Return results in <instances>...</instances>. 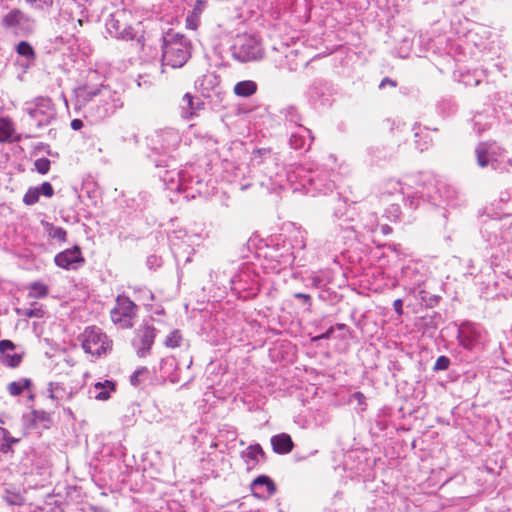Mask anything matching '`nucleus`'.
I'll return each mask as SVG.
<instances>
[{
	"instance_id": "nucleus-1",
	"label": "nucleus",
	"mask_w": 512,
	"mask_h": 512,
	"mask_svg": "<svg viewBox=\"0 0 512 512\" xmlns=\"http://www.w3.org/2000/svg\"><path fill=\"white\" fill-rule=\"evenodd\" d=\"M191 57L190 42L183 35L168 34L164 41L162 61L172 68L182 67Z\"/></svg>"
},
{
	"instance_id": "nucleus-2",
	"label": "nucleus",
	"mask_w": 512,
	"mask_h": 512,
	"mask_svg": "<svg viewBox=\"0 0 512 512\" xmlns=\"http://www.w3.org/2000/svg\"><path fill=\"white\" fill-rule=\"evenodd\" d=\"M231 51L232 57L241 63L260 61L264 56L261 39L248 33L236 36Z\"/></svg>"
},
{
	"instance_id": "nucleus-3",
	"label": "nucleus",
	"mask_w": 512,
	"mask_h": 512,
	"mask_svg": "<svg viewBox=\"0 0 512 512\" xmlns=\"http://www.w3.org/2000/svg\"><path fill=\"white\" fill-rule=\"evenodd\" d=\"M81 340L84 351L92 355L100 356L109 348L107 336L96 326L86 328Z\"/></svg>"
},
{
	"instance_id": "nucleus-4",
	"label": "nucleus",
	"mask_w": 512,
	"mask_h": 512,
	"mask_svg": "<svg viewBox=\"0 0 512 512\" xmlns=\"http://www.w3.org/2000/svg\"><path fill=\"white\" fill-rule=\"evenodd\" d=\"M457 337L465 349L471 350L483 341L484 332L476 322H462L458 327Z\"/></svg>"
},
{
	"instance_id": "nucleus-5",
	"label": "nucleus",
	"mask_w": 512,
	"mask_h": 512,
	"mask_svg": "<svg viewBox=\"0 0 512 512\" xmlns=\"http://www.w3.org/2000/svg\"><path fill=\"white\" fill-rule=\"evenodd\" d=\"M156 329L153 326L144 324L135 331V337L132 340V346L136 350L138 357H146L154 344Z\"/></svg>"
},
{
	"instance_id": "nucleus-6",
	"label": "nucleus",
	"mask_w": 512,
	"mask_h": 512,
	"mask_svg": "<svg viewBox=\"0 0 512 512\" xmlns=\"http://www.w3.org/2000/svg\"><path fill=\"white\" fill-rule=\"evenodd\" d=\"M137 306L126 296H118L116 304L111 310L112 320L132 319L137 314Z\"/></svg>"
},
{
	"instance_id": "nucleus-7",
	"label": "nucleus",
	"mask_w": 512,
	"mask_h": 512,
	"mask_svg": "<svg viewBox=\"0 0 512 512\" xmlns=\"http://www.w3.org/2000/svg\"><path fill=\"white\" fill-rule=\"evenodd\" d=\"M251 491L255 497L266 499L276 492V485L270 477L260 475L251 483Z\"/></svg>"
},
{
	"instance_id": "nucleus-8",
	"label": "nucleus",
	"mask_w": 512,
	"mask_h": 512,
	"mask_svg": "<svg viewBox=\"0 0 512 512\" xmlns=\"http://www.w3.org/2000/svg\"><path fill=\"white\" fill-rule=\"evenodd\" d=\"M55 264L63 269L73 268L74 264L83 263L85 260L78 246L66 249L55 256Z\"/></svg>"
},
{
	"instance_id": "nucleus-9",
	"label": "nucleus",
	"mask_w": 512,
	"mask_h": 512,
	"mask_svg": "<svg viewBox=\"0 0 512 512\" xmlns=\"http://www.w3.org/2000/svg\"><path fill=\"white\" fill-rule=\"evenodd\" d=\"M0 359L8 367H18L22 361V354L15 352V345L10 340L0 341Z\"/></svg>"
},
{
	"instance_id": "nucleus-10",
	"label": "nucleus",
	"mask_w": 512,
	"mask_h": 512,
	"mask_svg": "<svg viewBox=\"0 0 512 512\" xmlns=\"http://www.w3.org/2000/svg\"><path fill=\"white\" fill-rule=\"evenodd\" d=\"M240 455L247 466V470L253 469L261 460H265V452L260 444L249 445Z\"/></svg>"
},
{
	"instance_id": "nucleus-11",
	"label": "nucleus",
	"mask_w": 512,
	"mask_h": 512,
	"mask_svg": "<svg viewBox=\"0 0 512 512\" xmlns=\"http://www.w3.org/2000/svg\"><path fill=\"white\" fill-rule=\"evenodd\" d=\"M21 136L17 134L13 121L8 117L0 118V143H12L20 141Z\"/></svg>"
},
{
	"instance_id": "nucleus-12",
	"label": "nucleus",
	"mask_w": 512,
	"mask_h": 512,
	"mask_svg": "<svg viewBox=\"0 0 512 512\" xmlns=\"http://www.w3.org/2000/svg\"><path fill=\"white\" fill-rule=\"evenodd\" d=\"M271 446L276 454L284 455L293 450L294 443L287 433H280L271 437Z\"/></svg>"
},
{
	"instance_id": "nucleus-13",
	"label": "nucleus",
	"mask_w": 512,
	"mask_h": 512,
	"mask_svg": "<svg viewBox=\"0 0 512 512\" xmlns=\"http://www.w3.org/2000/svg\"><path fill=\"white\" fill-rule=\"evenodd\" d=\"M95 399L106 401L111 397V393L116 390V385L113 381L105 380L104 382H97L94 385Z\"/></svg>"
},
{
	"instance_id": "nucleus-14",
	"label": "nucleus",
	"mask_w": 512,
	"mask_h": 512,
	"mask_svg": "<svg viewBox=\"0 0 512 512\" xmlns=\"http://www.w3.org/2000/svg\"><path fill=\"white\" fill-rule=\"evenodd\" d=\"M20 441L19 438L12 437L10 432L0 427V455L13 453V445Z\"/></svg>"
},
{
	"instance_id": "nucleus-15",
	"label": "nucleus",
	"mask_w": 512,
	"mask_h": 512,
	"mask_svg": "<svg viewBox=\"0 0 512 512\" xmlns=\"http://www.w3.org/2000/svg\"><path fill=\"white\" fill-rule=\"evenodd\" d=\"M29 19L24 15L20 9H12L2 19V25L5 28H12L19 26L22 22H26Z\"/></svg>"
},
{
	"instance_id": "nucleus-16",
	"label": "nucleus",
	"mask_w": 512,
	"mask_h": 512,
	"mask_svg": "<svg viewBox=\"0 0 512 512\" xmlns=\"http://www.w3.org/2000/svg\"><path fill=\"white\" fill-rule=\"evenodd\" d=\"M257 91V84L252 80L240 81L235 84L233 92L239 97H250Z\"/></svg>"
},
{
	"instance_id": "nucleus-17",
	"label": "nucleus",
	"mask_w": 512,
	"mask_h": 512,
	"mask_svg": "<svg viewBox=\"0 0 512 512\" xmlns=\"http://www.w3.org/2000/svg\"><path fill=\"white\" fill-rule=\"evenodd\" d=\"M28 296L30 298H44L49 293V287L42 281H36L29 285Z\"/></svg>"
},
{
	"instance_id": "nucleus-18",
	"label": "nucleus",
	"mask_w": 512,
	"mask_h": 512,
	"mask_svg": "<svg viewBox=\"0 0 512 512\" xmlns=\"http://www.w3.org/2000/svg\"><path fill=\"white\" fill-rule=\"evenodd\" d=\"M31 386V380L28 378H21L17 381H13L8 384L7 390L12 396H18L23 393L24 390Z\"/></svg>"
},
{
	"instance_id": "nucleus-19",
	"label": "nucleus",
	"mask_w": 512,
	"mask_h": 512,
	"mask_svg": "<svg viewBox=\"0 0 512 512\" xmlns=\"http://www.w3.org/2000/svg\"><path fill=\"white\" fill-rule=\"evenodd\" d=\"M49 397L54 400H63L65 397L70 398L71 393H67L66 389L60 383L50 382L48 385Z\"/></svg>"
},
{
	"instance_id": "nucleus-20",
	"label": "nucleus",
	"mask_w": 512,
	"mask_h": 512,
	"mask_svg": "<svg viewBox=\"0 0 512 512\" xmlns=\"http://www.w3.org/2000/svg\"><path fill=\"white\" fill-rule=\"evenodd\" d=\"M398 183L393 182H387L384 185H382L379 189V193L377 197L379 199H387L389 196L394 195L395 193L399 192Z\"/></svg>"
},
{
	"instance_id": "nucleus-21",
	"label": "nucleus",
	"mask_w": 512,
	"mask_h": 512,
	"mask_svg": "<svg viewBox=\"0 0 512 512\" xmlns=\"http://www.w3.org/2000/svg\"><path fill=\"white\" fill-rule=\"evenodd\" d=\"M183 336L179 330H173L165 339V346L168 348H176L181 346Z\"/></svg>"
},
{
	"instance_id": "nucleus-22",
	"label": "nucleus",
	"mask_w": 512,
	"mask_h": 512,
	"mask_svg": "<svg viewBox=\"0 0 512 512\" xmlns=\"http://www.w3.org/2000/svg\"><path fill=\"white\" fill-rule=\"evenodd\" d=\"M16 52L19 55L24 56V57H26L28 59H34L35 58L34 48L27 41L19 42L18 45L16 46Z\"/></svg>"
},
{
	"instance_id": "nucleus-23",
	"label": "nucleus",
	"mask_w": 512,
	"mask_h": 512,
	"mask_svg": "<svg viewBox=\"0 0 512 512\" xmlns=\"http://www.w3.org/2000/svg\"><path fill=\"white\" fill-rule=\"evenodd\" d=\"M249 324L252 329H256V333L259 335L257 341L261 344L268 341L271 338L270 334L274 333V331H267L265 327H262L261 322H249Z\"/></svg>"
},
{
	"instance_id": "nucleus-24",
	"label": "nucleus",
	"mask_w": 512,
	"mask_h": 512,
	"mask_svg": "<svg viewBox=\"0 0 512 512\" xmlns=\"http://www.w3.org/2000/svg\"><path fill=\"white\" fill-rule=\"evenodd\" d=\"M40 197V190L38 187H29L23 196V202L28 205H34L38 202Z\"/></svg>"
},
{
	"instance_id": "nucleus-25",
	"label": "nucleus",
	"mask_w": 512,
	"mask_h": 512,
	"mask_svg": "<svg viewBox=\"0 0 512 512\" xmlns=\"http://www.w3.org/2000/svg\"><path fill=\"white\" fill-rule=\"evenodd\" d=\"M149 370L146 367H141L137 369L133 374L130 376V383L132 386H139L144 379L148 376Z\"/></svg>"
},
{
	"instance_id": "nucleus-26",
	"label": "nucleus",
	"mask_w": 512,
	"mask_h": 512,
	"mask_svg": "<svg viewBox=\"0 0 512 512\" xmlns=\"http://www.w3.org/2000/svg\"><path fill=\"white\" fill-rule=\"evenodd\" d=\"M33 420L35 422L43 423L44 427H49L51 424V414L44 410H33L32 411Z\"/></svg>"
},
{
	"instance_id": "nucleus-27",
	"label": "nucleus",
	"mask_w": 512,
	"mask_h": 512,
	"mask_svg": "<svg viewBox=\"0 0 512 512\" xmlns=\"http://www.w3.org/2000/svg\"><path fill=\"white\" fill-rule=\"evenodd\" d=\"M23 315L29 318H43L45 317V310L42 305L34 303L30 308L24 310Z\"/></svg>"
},
{
	"instance_id": "nucleus-28",
	"label": "nucleus",
	"mask_w": 512,
	"mask_h": 512,
	"mask_svg": "<svg viewBox=\"0 0 512 512\" xmlns=\"http://www.w3.org/2000/svg\"><path fill=\"white\" fill-rule=\"evenodd\" d=\"M34 167L38 173L45 175L50 170L51 161L48 158H39L35 160Z\"/></svg>"
},
{
	"instance_id": "nucleus-29",
	"label": "nucleus",
	"mask_w": 512,
	"mask_h": 512,
	"mask_svg": "<svg viewBox=\"0 0 512 512\" xmlns=\"http://www.w3.org/2000/svg\"><path fill=\"white\" fill-rule=\"evenodd\" d=\"M4 500L10 506H21L24 503V498L17 493L7 492L4 496Z\"/></svg>"
},
{
	"instance_id": "nucleus-30",
	"label": "nucleus",
	"mask_w": 512,
	"mask_h": 512,
	"mask_svg": "<svg viewBox=\"0 0 512 512\" xmlns=\"http://www.w3.org/2000/svg\"><path fill=\"white\" fill-rule=\"evenodd\" d=\"M40 106H43V107L48 108V109H51L53 104H52V101L50 99H44V98L39 99L36 107L33 110H31V112H30V115L32 117H37V115L39 113H41Z\"/></svg>"
},
{
	"instance_id": "nucleus-31",
	"label": "nucleus",
	"mask_w": 512,
	"mask_h": 512,
	"mask_svg": "<svg viewBox=\"0 0 512 512\" xmlns=\"http://www.w3.org/2000/svg\"><path fill=\"white\" fill-rule=\"evenodd\" d=\"M450 360L446 356H439L433 366L434 371H442L449 368Z\"/></svg>"
},
{
	"instance_id": "nucleus-32",
	"label": "nucleus",
	"mask_w": 512,
	"mask_h": 512,
	"mask_svg": "<svg viewBox=\"0 0 512 512\" xmlns=\"http://www.w3.org/2000/svg\"><path fill=\"white\" fill-rule=\"evenodd\" d=\"M199 13L200 12L196 13L195 10H194L193 13L187 17V19H186V26L189 29H192V30L197 29Z\"/></svg>"
},
{
	"instance_id": "nucleus-33",
	"label": "nucleus",
	"mask_w": 512,
	"mask_h": 512,
	"mask_svg": "<svg viewBox=\"0 0 512 512\" xmlns=\"http://www.w3.org/2000/svg\"><path fill=\"white\" fill-rule=\"evenodd\" d=\"M40 194L47 198H51L54 195L53 186L49 182H43L39 188Z\"/></svg>"
},
{
	"instance_id": "nucleus-34",
	"label": "nucleus",
	"mask_w": 512,
	"mask_h": 512,
	"mask_svg": "<svg viewBox=\"0 0 512 512\" xmlns=\"http://www.w3.org/2000/svg\"><path fill=\"white\" fill-rule=\"evenodd\" d=\"M477 162L479 166L485 167L488 164V154L486 151H478L477 152Z\"/></svg>"
},
{
	"instance_id": "nucleus-35",
	"label": "nucleus",
	"mask_w": 512,
	"mask_h": 512,
	"mask_svg": "<svg viewBox=\"0 0 512 512\" xmlns=\"http://www.w3.org/2000/svg\"><path fill=\"white\" fill-rule=\"evenodd\" d=\"M66 235H67V232L61 227H57V228L53 229V232H52L53 238H56L60 241H65Z\"/></svg>"
},
{
	"instance_id": "nucleus-36",
	"label": "nucleus",
	"mask_w": 512,
	"mask_h": 512,
	"mask_svg": "<svg viewBox=\"0 0 512 512\" xmlns=\"http://www.w3.org/2000/svg\"><path fill=\"white\" fill-rule=\"evenodd\" d=\"M116 36L120 37L122 39H133L134 34L132 33V29L129 28V30H123L121 32L116 31Z\"/></svg>"
},
{
	"instance_id": "nucleus-37",
	"label": "nucleus",
	"mask_w": 512,
	"mask_h": 512,
	"mask_svg": "<svg viewBox=\"0 0 512 512\" xmlns=\"http://www.w3.org/2000/svg\"><path fill=\"white\" fill-rule=\"evenodd\" d=\"M393 307L397 313L398 317L403 315V302L401 299H396L393 303Z\"/></svg>"
},
{
	"instance_id": "nucleus-38",
	"label": "nucleus",
	"mask_w": 512,
	"mask_h": 512,
	"mask_svg": "<svg viewBox=\"0 0 512 512\" xmlns=\"http://www.w3.org/2000/svg\"><path fill=\"white\" fill-rule=\"evenodd\" d=\"M385 85H389V86H391V87H396V86H397V82H396V81H394V80H392V79H390V78H388V77H386V78H384V79L381 81V83H380V88L385 87Z\"/></svg>"
},
{
	"instance_id": "nucleus-39",
	"label": "nucleus",
	"mask_w": 512,
	"mask_h": 512,
	"mask_svg": "<svg viewBox=\"0 0 512 512\" xmlns=\"http://www.w3.org/2000/svg\"><path fill=\"white\" fill-rule=\"evenodd\" d=\"M70 126L73 130H79L83 127V122L80 119H73Z\"/></svg>"
},
{
	"instance_id": "nucleus-40",
	"label": "nucleus",
	"mask_w": 512,
	"mask_h": 512,
	"mask_svg": "<svg viewBox=\"0 0 512 512\" xmlns=\"http://www.w3.org/2000/svg\"><path fill=\"white\" fill-rule=\"evenodd\" d=\"M183 100L187 103L188 107L190 109H192V105H193V96L190 94V93H186L184 96H183Z\"/></svg>"
},
{
	"instance_id": "nucleus-41",
	"label": "nucleus",
	"mask_w": 512,
	"mask_h": 512,
	"mask_svg": "<svg viewBox=\"0 0 512 512\" xmlns=\"http://www.w3.org/2000/svg\"><path fill=\"white\" fill-rule=\"evenodd\" d=\"M295 297L304 299L306 302H308L310 300V296L308 294H304V293H296Z\"/></svg>"
},
{
	"instance_id": "nucleus-42",
	"label": "nucleus",
	"mask_w": 512,
	"mask_h": 512,
	"mask_svg": "<svg viewBox=\"0 0 512 512\" xmlns=\"http://www.w3.org/2000/svg\"><path fill=\"white\" fill-rule=\"evenodd\" d=\"M93 512H107L106 510H104L103 508H97V507H92L91 509Z\"/></svg>"
},
{
	"instance_id": "nucleus-43",
	"label": "nucleus",
	"mask_w": 512,
	"mask_h": 512,
	"mask_svg": "<svg viewBox=\"0 0 512 512\" xmlns=\"http://www.w3.org/2000/svg\"><path fill=\"white\" fill-rule=\"evenodd\" d=\"M337 328H338V330L342 331L346 328V325L344 323H338Z\"/></svg>"
},
{
	"instance_id": "nucleus-44",
	"label": "nucleus",
	"mask_w": 512,
	"mask_h": 512,
	"mask_svg": "<svg viewBox=\"0 0 512 512\" xmlns=\"http://www.w3.org/2000/svg\"><path fill=\"white\" fill-rule=\"evenodd\" d=\"M132 326H133V322H125V325H124L125 328H132Z\"/></svg>"
}]
</instances>
